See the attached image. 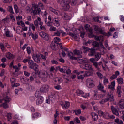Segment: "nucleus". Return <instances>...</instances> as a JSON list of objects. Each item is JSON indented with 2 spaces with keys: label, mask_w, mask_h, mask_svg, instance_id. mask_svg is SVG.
Here are the masks:
<instances>
[{
  "label": "nucleus",
  "mask_w": 124,
  "mask_h": 124,
  "mask_svg": "<svg viewBox=\"0 0 124 124\" xmlns=\"http://www.w3.org/2000/svg\"><path fill=\"white\" fill-rule=\"evenodd\" d=\"M91 116L93 120L96 121L97 120H98V115H97V114L94 112H92L91 113Z\"/></svg>",
  "instance_id": "obj_19"
},
{
  "label": "nucleus",
  "mask_w": 124,
  "mask_h": 124,
  "mask_svg": "<svg viewBox=\"0 0 124 124\" xmlns=\"http://www.w3.org/2000/svg\"><path fill=\"white\" fill-rule=\"evenodd\" d=\"M40 92L39 91H36V93H35V97L38 98L39 97H42V96H40Z\"/></svg>",
  "instance_id": "obj_35"
},
{
  "label": "nucleus",
  "mask_w": 124,
  "mask_h": 124,
  "mask_svg": "<svg viewBox=\"0 0 124 124\" xmlns=\"http://www.w3.org/2000/svg\"><path fill=\"white\" fill-rule=\"evenodd\" d=\"M32 13L34 15L40 14L41 9H44V6L42 3L39 2L38 5L36 4H33L32 5Z\"/></svg>",
  "instance_id": "obj_1"
},
{
  "label": "nucleus",
  "mask_w": 124,
  "mask_h": 124,
  "mask_svg": "<svg viewBox=\"0 0 124 124\" xmlns=\"http://www.w3.org/2000/svg\"><path fill=\"white\" fill-rule=\"evenodd\" d=\"M69 105H70L69 102H65V104H62V107H64L65 108H68V107H69Z\"/></svg>",
  "instance_id": "obj_29"
},
{
  "label": "nucleus",
  "mask_w": 124,
  "mask_h": 124,
  "mask_svg": "<svg viewBox=\"0 0 124 124\" xmlns=\"http://www.w3.org/2000/svg\"><path fill=\"white\" fill-rule=\"evenodd\" d=\"M45 24L46 25H47L48 27H51V26H52V22H51V21H47V17H46L45 19Z\"/></svg>",
  "instance_id": "obj_27"
},
{
  "label": "nucleus",
  "mask_w": 124,
  "mask_h": 124,
  "mask_svg": "<svg viewBox=\"0 0 124 124\" xmlns=\"http://www.w3.org/2000/svg\"><path fill=\"white\" fill-rule=\"evenodd\" d=\"M60 41H61V39L58 37H56L54 38V41L53 42L58 44V43L57 42H60Z\"/></svg>",
  "instance_id": "obj_47"
},
{
  "label": "nucleus",
  "mask_w": 124,
  "mask_h": 124,
  "mask_svg": "<svg viewBox=\"0 0 124 124\" xmlns=\"http://www.w3.org/2000/svg\"><path fill=\"white\" fill-rule=\"evenodd\" d=\"M61 33H62V31L59 30L54 33V36H60V35H61Z\"/></svg>",
  "instance_id": "obj_24"
},
{
  "label": "nucleus",
  "mask_w": 124,
  "mask_h": 124,
  "mask_svg": "<svg viewBox=\"0 0 124 124\" xmlns=\"http://www.w3.org/2000/svg\"><path fill=\"white\" fill-rule=\"evenodd\" d=\"M18 86H20V83H16V82H15V83L12 84V87L13 88H14V87H18Z\"/></svg>",
  "instance_id": "obj_60"
},
{
  "label": "nucleus",
  "mask_w": 124,
  "mask_h": 124,
  "mask_svg": "<svg viewBox=\"0 0 124 124\" xmlns=\"http://www.w3.org/2000/svg\"><path fill=\"white\" fill-rule=\"evenodd\" d=\"M108 89H110L111 90V91L115 90V87H114V86H112L111 85H108Z\"/></svg>",
  "instance_id": "obj_58"
},
{
  "label": "nucleus",
  "mask_w": 124,
  "mask_h": 124,
  "mask_svg": "<svg viewBox=\"0 0 124 124\" xmlns=\"http://www.w3.org/2000/svg\"><path fill=\"white\" fill-rule=\"evenodd\" d=\"M55 42L52 41L50 44V47L52 50H53L54 51H56L57 50V47H56V44H55Z\"/></svg>",
  "instance_id": "obj_22"
},
{
  "label": "nucleus",
  "mask_w": 124,
  "mask_h": 124,
  "mask_svg": "<svg viewBox=\"0 0 124 124\" xmlns=\"http://www.w3.org/2000/svg\"><path fill=\"white\" fill-rule=\"evenodd\" d=\"M28 34H29V36H31V35L32 38L34 40L37 39V38H38V35L37 34V33H35V34L32 33L31 32V30L29 31V32H28Z\"/></svg>",
  "instance_id": "obj_9"
},
{
  "label": "nucleus",
  "mask_w": 124,
  "mask_h": 124,
  "mask_svg": "<svg viewBox=\"0 0 124 124\" xmlns=\"http://www.w3.org/2000/svg\"><path fill=\"white\" fill-rule=\"evenodd\" d=\"M92 45L93 46V48H99V43L97 42V41H94L92 43Z\"/></svg>",
  "instance_id": "obj_20"
},
{
  "label": "nucleus",
  "mask_w": 124,
  "mask_h": 124,
  "mask_svg": "<svg viewBox=\"0 0 124 124\" xmlns=\"http://www.w3.org/2000/svg\"><path fill=\"white\" fill-rule=\"evenodd\" d=\"M93 65H94V66H95V67H96V68H97L98 70H99V68L98 67V63H97V62H95L93 63Z\"/></svg>",
  "instance_id": "obj_55"
},
{
  "label": "nucleus",
  "mask_w": 124,
  "mask_h": 124,
  "mask_svg": "<svg viewBox=\"0 0 124 124\" xmlns=\"http://www.w3.org/2000/svg\"><path fill=\"white\" fill-rule=\"evenodd\" d=\"M77 0H71V5H72L73 6L76 5V3H77Z\"/></svg>",
  "instance_id": "obj_49"
},
{
  "label": "nucleus",
  "mask_w": 124,
  "mask_h": 124,
  "mask_svg": "<svg viewBox=\"0 0 124 124\" xmlns=\"http://www.w3.org/2000/svg\"><path fill=\"white\" fill-rule=\"evenodd\" d=\"M115 122L117 124H124L123 121L120 120L119 119H115Z\"/></svg>",
  "instance_id": "obj_42"
},
{
  "label": "nucleus",
  "mask_w": 124,
  "mask_h": 124,
  "mask_svg": "<svg viewBox=\"0 0 124 124\" xmlns=\"http://www.w3.org/2000/svg\"><path fill=\"white\" fill-rule=\"evenodd\" d=\"M40 115V114L38 112H36L34 114H32L33 119H35V118H38L39 116Z\"/></svg>",
  "instance_id": "obj_38"
},
{
  "label": "nucleus",
  "mask_w": 124,
  "mask_h": 124,
  "mask_svg": "<svg viewBox=\"0 0 124 124\" xmlns=\"http://www.w3.org/2000/svg\"><path fill=\"white\" fill-rule=\"evenodd\" d=\"M57 2L61 5L64 11H67L70 8V0H57Z\"/></svg>",
  "instance_id": "obj_2"
},
{
  "label": "nucleus",
  "mask_w": 124,
  "mask_h": 124,
  "mask_svg": "<svg viewBox=\"0 0 124 124\" xmlns=\"http://www.w3.org/2000/svg\"><path fill=\"white\" fill-rule=\"evenodd\" d=\"M23 91V89L22 88H20V89H16L15 90V94H18V93H19V91Z\"/></svg>",
  "instance_id": "obj_52"
},
{
  "label": "nucleus",
  "mask_w": 124,
  "mask_h": 124,
  "mask_svg": "<svg viewBox=\"0 0 124 124\" xmlns=\"http://www.w3.org/2000/svg\"><path fill=\"white\" fill-rule=\"evenodd\" d=\"M83 68L86 70H93V69L92 68V65L89 64H85L83 65Z\"/></svg>",
  "instance_id": "obj_12"
},
{
  "label": "nucleus",
  "mask_w": 124,
  "mask_h": 124,
  "mask_svg": "<svg viewBox=\"0 0 124 124\" xmlns=\"http://www.w3.org/2000/svg\"><path fill=\"white\" fill-rule=\"evenodd\" d=\"M98 31H99V32L101 33V34H103V35L105 34V32L103 31V30H102L101 28H99L98 29Z\"/></svg>",
  "instance_id": "obj_54"
},
{
  "label": "nucleus",
  "mask_w": 124,
  "mask_h": 124,
  "mask_svg": "<svg viewBox=\"0 0 124 124\" xmlns=\"http://www.w3.org/2000/svg\"><path fill=\"white\" fill-rule=\"evenodd\" d=\"M8 10L10 12V13H12V14H14V12L13 11V8H12V6H8Z\"/></svg>",
  "instance_id": "obj_43"
},
{
  "label": "nucleus",
  "mask_w": 124,
  "mask_h": 124,
  "mask_svg": "<svg viewBox=\"0 0 124 124\" xmlns=\"http://www.w3.org/2000/svg\"><path fill=\"white\" fill-rule=\"evenodd\" d=\"M119 106L121 109H124V99H121L119 101Z\"/></svg>",
  "instance_id": "obj_18"
},
{
  "label": "nucleus",
  "mask_w": 124,
  "mask_h": 124,
  "mask_svg": "<svg viewBox=\"0 0 124 124\" xmlns=\"http://www.w3.org/2000/svg\"><path fill=\"white\" fill-rule=\"evenodd\" d=\"M31 52V47L30 46H28L27 47V53L28 54V55H30Z\"/></svg>",
  "instance_id": "obj_56"
},
{
  "label": "nucleus",
  "mask_w": 124,
  "mask_h": 124,
  "mask_svg": "<svg viewBox=\"0 0 124 124\" xmlns=\"http://www.w3.org/2000/svg\"><path fill=\"white\" fill-rule=\"evenodd\" d=\"M55 80H55V82H58V84H61L62 82V78L61 77H57L55 78Z\"/></svg>",
  "instance_id": "obj_26"
},
{
  "label": "nucleus",
  "mask_w": 124,
  "mask_h": 124,
  "mask_svg": "<svg viewBox=\"0 0 124 124\" xmlns=\"http://www.w3.org/2000/svg\"><path fill=\"white\" fill-rule=\"evenodd\" d=\"M0 46L1 47V49L2 51H4L5 47H4V45L3 44V43H1L0 44Z\"/></svg>",
  "instance_id": "obj_61"
},
{
  "label": "nucleus",
  "mask_w": 124,
  "mask_h": 124,
  "mask_svg": "<svg viewBox=\"0 0 124 124\" xmlns=\"http://www.w3.org/2000/svg\"><path fill=\"white\" fill-rule=\"evenodd\" d=\"M107 96H109L108 98L107 97L108 99H109V101L110 100V101H113V100H114V96L113 95H109V94H108Z\"/></svg>",
  "instance_id": "obj_37"
},
{
  "label": "nucleus",
  "mask_w": 124,
  "mask_h": 124,
  "mask_svg": "<svg viewBox=\"0 0 124 124\" xmlns=\"http://www.w3.org/2000/svg\"><path fill=\"white\" fill-rule=\"evenodd\" d=\"M10 100H11V99L8 96H6L3 98V101L5 103H9Z\"/></svg>",
  "instance_id": "obj_28"
},
{
  "label": "nucleus",
  "mask_w": 124,
  "mask_h": 124,
  "mask_svg": "<svg viewBox=\"0 0 124 124\" xmlns=\"http://www.w3.org/2000/svg\"><path fill=\"white\" fill-rule=\"evenodd\" d=\"M117 80L118 81V84H120V85H122L123 84V82H124V79H123V78H117Z\"/></svg>",
  "instance_id": "obj_41"
},
{
  "label": "nucleus",
  "mask_w": 124,
  "mask_h": 124,
  "mask_svg": "<svg viewBox=\"0 0 124 124\" xmlns=\"http://www.w3.org/2000/svg\"><path fill=\"white\" fill-rule=\"evenodd\" d=\"M77 93L78 95H80V94H84V93L83 91L78 89L77 90Z\"/></svg>",
  "instance_id": "obj_40"
},
{
  "label": "nucleus",
  "mask_w": 124,
  "mask_h": 124,
  "mask_svg": "<svg viewBox=\"0 0 124 124\" xmlns=\"http://www.w3.org/2000/svg\"><path fill=\"white\" fill-rule=\"evenodd\" d=\"M117 93L118 94V97H122V87H121V86H118L117 87Z\"/></svg>",
  "instance_id": "obj_13"
},
{
  "label": "nucleus",
  "mask_w": 124,
  "mask_h": 124,
  "mask_svg": "<svg viewBox=\"0 0 124 124\" xmlns=\"http://www.w3.org/2000/svg\"><path fill=\"white\" fill-rule=\"evenodd\" d=\"M68 56L70 57V60H76L77 57L73 56V53L71 51H68Z\"/></svg>",
  "instance_id": "obj_17"
},
{
  "label": "nucleus",
  "mask_w": 124,
  "mask_h": 124,
  "mask_svg": "<svg viewBox=\"0 0 124 124\" xmlns=\"http://www.w3.org/2000/svg\"><path fill=\"white\" fill-rule=\"evenodd\" d=\"M101 58V56L99 54V53L97 52L95 55V60H96V62H97L99 59Z\"/></svg>",
  "instance_id": "obj_25"
},
{
  "label": "nucleus",
  "mask_w": 124,
  "mask_h": 124,
  "mask_svg": "<svg viewBox=\"0 0 124 124\" xmlns=\"http://www.w3.org/2000/svg\"><path fill=\"white\" fill-rule=\"evenodd\" d=\"M73 53L74 55H78V56H79L78 58L83 57V56L81 55V54H82L83 52L82 51H80V50L75 49L73 51Z\"/></svg>",
  "instance_id": "obj_15"
},
{
  "label": "nucleus",
  "mask_w": 124,
  "mask_h": 124,
  "mask_svg": "<svg viewBox=\"0 0 124 124\" xmlns=\"http://www.w3.org/2000/svg\"><path fill=\"white\" fill-rule=\"evenodd\" d=\"M84 78H85V76L84 75L78 76L77 77V79H78V80H83Z\"/></svg>",
  "instance_id": "obj_53"
},
{
  "label": "nucleus",
  "mask_w": 124,
  "mask_h": 124,
  "mask_svg": "<svg viewBox=\"0 0 124 124\" xmlns=\"http://www.w3.org/2000/svg\"><path fill=\"white\" fill-rule=\"evenodd\" d=\"M53 21L54 23H56L58 26H60V23H59V19L54 18Z\"/></svg>",
  "instance_id": "obj_57"
},
{
  "label": "nucleus",
  "mask_w": 124,
  "mask_h": 124,
  "mask_svg": "<svg viewBox=\"0 0 124 124\" xmlns=\"http://www.w3.org/2000/svg\"><path fill=\"white\" fill-rule=\"evenodd\" d=\"M74 113H75L76 115H77V116H78V115H80V114H81V113H82V111H81V110L78 109V110H74Z\"/></svg>",
  "instance_id": "obj_50"
},
{
  "label": "nucleus",
  "mask_w": 124,
  "mask_h": 124,
  "mask_svg": "<svg viewBox=\"0 0 124 124\" xmlns=\"http://www.w3.org/2000/svg\"><path fill=\"white\" fill-rule=\"evenodd\" d=\"M49 89L50 87H49V85H43L40 88V92H41L42 93H46L49 92Z\"/></svg>",
  "instance_id": "obj_4"
},
{
  "label": "nucleus",
  "mask_w": 124,
  "mask_h": 124,
  "mask_svg": "<svg viewBox=\"0 0 124 124\" xmlns=\"http://www.w3.org/2000/svg\"><path fill=\"white\" fill-rule=\"evenodd\" d=\"M90 62H91L92 63H94V62H95V61H96L95 59V58H92L89 60Z\"/></svg>",
  "instance_id": "obj_59"
},
{
  "label": "nucleus",
  "mask_w": 124,
  "mask_h": 124,
  "mask_svg": "<svg viewBox=\"0 0 124 124\" xmlns=\"http://www.w3.org/2000/svg\"><path fill=\"white\" fill-rule=\"evenodd\" d=\"M22 6H26L27 5V0H22L21 1Z\"/></svg>",
  "instance_id": "obj_46"
},
{
  "label": "nucleus",
  "mask_w": 124,
  "mask_h": 124,
  "mask_svg": "<svg viewBox=\"0 0 124 124\" xmlns=\"http://www.w3.org/2000/svg\"><path fill=\"white\" fill-rule=\"evenodd\" d=\"M41 74H42V75L43 76L42 77H48V72H47L46 71H43L41 72Z\"/></svg>",
  "instance_id": "obj_32"
},
{
  "label": "nucleus",
  "mask_w": 124,
  "mask_h": 124,
  "mask_svg": "<svg viewBox=\"0 0 124 124\" xmlns=\"http://www.w3.org/2000/svg\"><path fill=\"white\" fill-rule=\"evenodd\" d=\"M107 101H109V99H108V98L102 99L99 101V103L100 104H103V103H105V102H107Z\"/></svg>",
  "instance_id": "obj_31"
},
{
  "label": "nucleus",
  "mask_w": 124,
  "mask_h": 124,
  "mask_svg": "<svg viewBox=\"0 0 124 124\" xmlns=\"http://www.w3.org/2000/svg\"><path fill=\"white\" fill-rule=\"evenodd\" d=\"M107 116L108 117L107 119H115V116L113 115H111L109 113H107Z\"/></svg>",
  "instance_id": "obj_48"
},
{
  "label": "nucleus",
  "mask_w": 124,
  "mask_h": 124,
  "mask_svg": "<svg viewBox=\"0 0 124 124\" xmlns=\"http://www.w3.org/2000/svg\"><path fill=\"white\" fill-rule=\"evenodd\" d=\"M32 58L35 62H40V56H39V54H34Z\"/></svg>",
  "instance_id": "obj_7"
},
{
  "label": "nucleus",
  "mask_w": 124,
  "mask_h": 124,
  "mask_svg": "<svg viewBox=\"0 0 124 124\" xmlns=\"http://www.w3.org/2000/svg\"><path fill=\"white\" fill-rule=\"evenodd\" d=\"M82 48L83 49V53H84V54H86V53H87V52H89V51L90 50V48H89L87 46H83Z\"/></svg>",
  "instance_id": "obj_33"
},
{
  "label": "nucleus",
  "mask_w": 124,
  "mask_h": 124,
  "mask_svg": "<svg viewBox=\"0 0 124 124\" xmlns=\"http://www.w3.org/2000/svg\"><path fill=\"white\" fill-rule=\"evenodd\" d=\"M111 109L114 115H115L116 116H119V111H118V109H117V108H115L114 106H111Z\"/></svg>",
  "instance_id": "obj_10"
},
{
  "label": "nucleus",
  "mask_w": 124,
  "mask_h": 124,
  "mask_svg": "<svg viewBox=\"0 0 124 124\" xmlns=\"http://www.w3.org/2000/svg\"><path fill=\"white\" fill-rule=\"evenodd\" d=\"M57 29L55 27H51L50 29V31H56Z\"/></svg>",
  "instance_id": "obj_63"
},
{
  "label": "nucleus",
  "mask_w": 124,
  "mask_h": 124,
  "mask_svg": "<svg viewBox=\"0 0 124 124\" xmlns=\"http://www.w3.org/2000/svg\"><path fill=\"white\" fill-rule=\"evenodd\" d=\"M67 34L68 35H69L70 36H71V37L74 38V39H77V34L71 32H69L67 33Z\"/></svg>",
  "instance_id": "obj_23"
},
{
  "label": "nucleus",
  "mask_w": 124,
  "mask_h": 124,
  "mask_svg": "<svg viewBox=\"0 0 124 124\" xmlns=\"http://www.w3.org/2000/svg\"><path fill=\"white\" fill-rule=\"evenodd\" d=\"M0 106H3L4 108H7L8 105L7 103L4 102L2 105H0Z\"/></svg>",
  "instance_id": "obj_62"
},
{
  "label": "nucleus",
  "mask_w": 124,
  "mask_h": 124,
  "mask_svg": "<svg viewBox=\"0 0 124 124\" xmlns=\"http://www.w3.org/2000/svg\"><path fill=\"white\" fill-rule=\"evenodd\" d=\"M42 102H43V98L40 97L37 99L36 103L37 105H39V104H41Z\"/></svg>",
  "instance_id": "obj_21"
},
{
  "label": "nucleus",
  "mask_w": 124,
  "mask_h": 124,
  "mask_svg": "<svg viewBox=\"0 0 124 124\" xmlns=\"http://www.w3.org/2000/svg\"><path fill=\"white\" fill-rule=\"evenodd\" d=\"M119 75H120V72H119V71H116L115 72V74L112 75V76L110 77V80H115Z\"/></svg>",
  "instance_id": "obj_14"
},
{
  "label": "nucleus",
  "mask_w": 124,
  "mask_h": 124,
  "mask_svg": "<svg viewBox=\"0 0 124 124\" xmlns=\"http://www.w3.org/2000/svg\"><path fill=\"white\" fill-rule=\"evenodd\" d=\"M7 117L8 121H9L11 119V113H7Z\"/></svg>",
  "instance_id": "obj_64"
},
{
  "label": "nucleus",
  "mask_w": 124,
  "mask_h": 124,
  "mask_svg": "<svg viewBox=\"0 0 124 124\" xmlns=\"http://www.w3.org/2000/svg\"><path fill=\"white\" fill-rule=\"evenodd\" d=\"M93 70H89L86 72V76H92L93 75Z\"/></svg>",
  "instance_id": "obj_36"
},
{
  "label": "nucleus",
  "mask_w": 124,
  "mask_h": 124,
  "mask_svg": "<svg viewBox=\"0 0 124 124\" xmlns=\"http://www.w3.org/2000/svg\"><path fill=\"white\" fill-rule=\"evenodd\" d=\"M94 37L95 40H97V41H100V40H102L103 39V37L100 36H96L95 35H94Z\"/></svg>",
  "instance_id": "obj_30"
},
{
  "label": "nucleus",
  "mask_w": 124,
  "mask_h": 124,
  "mask_svg": "<svg viewBox=\"0 0 124 124\" xmlns=\"http://www.w3.org/2000/svg\"><path fill=\"white\" fill-rule=\"evenodd\" d=\"M96 52V50L94 48H91V49H89L88 51V56H89V57H93V56H94V54H95Z\"/></svg>",
  "instance_id": "obj_6"
},
{
  "label": "nucleus",
  "mask_w": 124,
  "mask_h": 124,
  "mask_svg": "<svg viewBox=\"0 0 124 124\" xmlns=\"http://www.w3.org/2000/svg\"><path fill=\"white\" fill-rule=\"evenodd\" d=\"M6 57L7 59H11V58L13 57V55H12L10 52H8L6 54Z\"/></svg>",
  "instance_id": "obj_45"
},
{
  "label": "nucleus",
  "mask_w": 124,
  "mask_h": 124,
  "mask_svg": "<svg viewBox=\"0 0 124 124\" xmlns=\"http://www.w3.org/2000/svg\"><path fill=\"white\" fill-rule=\"evenodd\" d=\"M14 8L15 10V12L16 13H19V7H18V6L16 4H15L14 5Z\"/></svg>",
  "instance_id": "obj_34"
},
{
  "label": "nucleus",
  "mask_w": 124,
  "mask_h": 124,
  "mask_svg": "<svg viewBox=\"0 0 124 124\" xmlns=\"http://www.w3.org/2000/svg\"><path fill=\"white\" fill-rule=\"evenodd\" d=\"M61 16L63 18V19H64V20H65L66 21H68V20H70V17L68 16V15H67L65 12L62 13Z\"/></svg>",
  "instance_id": "obj_11"
},
{
  "label": "nucleus",
  "mask_w": 124,
  "mask_h": 124,
  "mask_svg": "<svg viewBox=\"0 0 124 124\" xmlns=\"http://www.w3.org/2000/svg\"><path fill=\"white\" fill-rule=\"evenodd\" d=\"M29 67L30 69H33L35 71V74L39 75L40 72L38 70V65L34 63V62L32 60H30L29 62Z\"/></svg>",
  "instance_id": "obj_3"
},
{
  "label": "nucleus",
  "mask_w": 124,
  "mask_h": 124,
  "mask_svg": "<svg viewBox=\"0 0 124 124\" xmlns=\"http://www.w3.org/2000/svg\"><path fill=\"white\" fill-rule=\"evenodd\" d=\"M10 82L12 85H13L15 83H16V78L12 77L10 78Z\"/></svg>",
  "instance_id": "obj_39"
},
{
  "label": "nucleus",
  "mask_w": 124,
  "mask_h": 124,
  "mask_svg": "<svg viewBox=\"0 0 124 124\" xmlns=\"http://www.w3.org/2000/svg\"><path fill=\"white\" fill-rule=\"evenodd\" d=\"M86 84H88V83H89V84H92L93 83V81L92 78H87L86 79Z\"/></svg>",
  "instance_id": "obj_44"
},
{
  "label": "nucleus",
  "mask_w": 124,
  "mask_h": 124,
  "mask_svg": "<svg viewBox=\"0 0 124 124\" xmlns=\"http://www.w3.org/2000/svg\"><path fill=\"white\" fill-rule=\"evenodd\" d=\"M82 58H77L78 62L79 63V64H82L83 63H87V60L85 59L84 58L81 59Z\"/></svg>",
  "instance_id": "obj_8"
},
{
  "label": "nucleus",
  "mask_w": 124,
  "mask_h": 124,
  "mask_svg": "<svg viewBox=\"0 0 124 124\" xmlns=\"http://www.w3.org/2000/svg\"><path fill=\"white\" fill-rule=\"evenodd\" d=\"M39 35L43 38L44 40L48 41L50 39V36L47 33L44 32H41L39 33Z\"/></svg>",
  "instance_id": "obj_5"
},
{
  "label": "nucleus",
  "mask_w": 124,
  "mask_h": 124,
  "mask_svg": "<svg viewBox=\"0 0 124 124\" xmlns=\"http://www.w3.org/2000/svg\"><path fill=\"white\" fill-rule=\"evenodd\" d=\"M87 31L89 32V33H88V36L90 37V38L94 37V35L93 34V29H92V28H89Z\"/></svg>",
  "instance_id": "obj_16"
},
{
  "label": "nucleus",
  "mask_w": 124,
  "mask_h": 124,
  "mask_svg": "<svg viewBox=\"0 0 124 124\" xmlns=\"http://www.w3.org/2000/svg\"><path fill=\"white\" fill-rule=\"evenodd\" d=\"M86 85L88 88H93V86H94L93 83H89L88 82V83H86Z\"/></svg>",
  "instance_id": "obj_51"
}]
</instances>
